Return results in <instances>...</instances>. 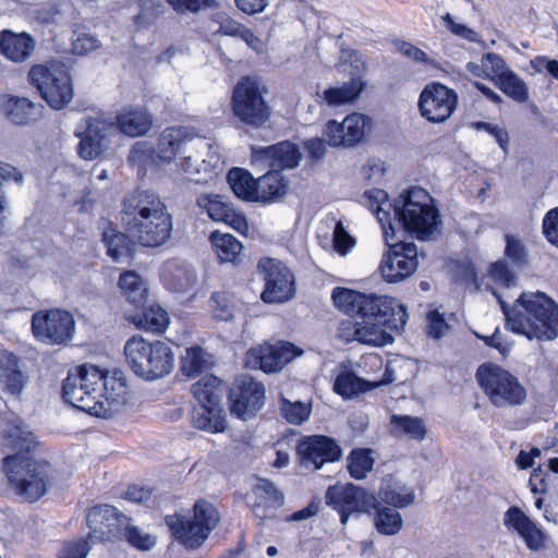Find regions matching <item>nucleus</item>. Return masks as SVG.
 Wrapping results in <instances>:
<instances>
[{
  "label": "nucleus",
  "mask_w": 558,
  "mask_h": 558,
  "mask_svg": "<svg viewBox=\"0 0 558 558\" xmlns=\"http://www.w3.org/2000/svg\"><path fill=\"white\" fill-rule=\"evenodd\" d=\"M488 275L495 283L505 288L513 287L517 282L515 275L509 269L505 260H497L492 264Z\"/></svg>",
  "instance_id": "obj_56"
},
{
  "label": "nucleus",
  "mask_w": 558,
  "mask_h": 558,
  "mask_svg": "<svg viewBox=\"0 0 558 558\" xmlns=\"http://www.w3.org/2000/svg\"><path fill=\"white\" fill-rule=\"evenodd\" d=\"M496 84L504 94L517 102H525L529 99V88L525 82L512 70L502 73Z\"/></svg>",
  "instance_id": "obj_47"
},
{
  "label": "nucleus",
  "mask_w": 558,
  "mask_h": 558,
  "mask_svg": "<svg viewBox=\"0 0 558 558\" xmlns=\"http://www.w3.org/2000/svg\"><path fill=\"white\" fill-rule=\"evenodd\" d=\"M257 269L265 281V289L262 292L264 302L281 303L294 295L293 275L280 260L269 257L262 258Z\"/></svg>",
  "instance_id": "obj_11"
},
{
  "label": "nucleus",
  "mask_w": 558,
  "mask_h": 558,
  "mask_svg": "<svg viewBox=\"0 0 558 558\" xmlns=\"http://www.w3.org/2000/svg\"><path fill=\"white\" fill-rule=\"evenodd\" d=\"M68 373L77 377V383L87 388L97 399L102 400L101 387L108 391L107 375L97 366L83 364L70 369Z\"/></svg>",
  "instance_id": "obj_36"
},
{
  "label": "nucleus",
  "mask_w": 558,
  "mask_h": 558,
  "mask_svg": "<svg viewBox=\"0 0 558 558\" xmlns=\"http://www.w3.org/2000/svg\"><path fill=\"white\" fill-rule=\"evenodd\" d=\"M210 242L222 263H235L242 252V243L232 234L215 231L210 235Z\"/></svg>",
  "instance_id": "obj_42"
},
{
  "label": "nucleus",
  "mask_w": 558,
  "mask_h": 558,
  "mask_svg": "<svg viewBox=\"0 0 558 558\" xmlns=\"http://www.w3.org/2000/svg\"><path fill=\"white\" fill-rule=\"evenodd\" d=\"M369 124V120L360 113H352L344 118L342 128L345 131V146L357 144L364 136L365 130Z\"/></svg>",
  "instance_id": "obj_50"
},
{
  "label": "nucleus",
  "mask_w": 558,
  "mask_h": 558,
  "mask_svg": "<svg viewBox=\"0 0 558 558\" xmlns=\"http://www.w3.org/2000/svg\"><path fill=\"white\" fill-rule=\"evenodd\" d=\"M504 523L509 530L515 531L529 548L537 550L543 547L545 541L543 531L518 507H510L507 510Z\"/></svg>",
  "instance_id": "obj_26"
},
{
  "label": "nucleus",
  "mask_w": 558,
  "mask_h": 558,
  "mask_svg": "<svg viewBox=\"0 0 558 558\" xmlns=\"http://www.w3.org/2000/svg\"><path fill=\"white\" fill-rule=\"evenodd\" d=\"M300 463L307 470H318L326 462H332L341 457L338 444L326 436H310L299 441L296 448Z\"/></svg>",
  "instance_id": "obj_20"
},
{
  "label": "nucleus",
  "mask_w": 558,
  "mask_h": 558,
  "mask_svg": "<svg viewBox=\"0 0 558 558\" xmlns=\"http://www.w3.org/2000/svg\"><path fill=\"white\" fill-rule=\"evenodd\" d=\"M506 256L518 266L526 265L527 254L522 241L513 235H506Z\"/></svg>",
  "instance_id": "obj_59"
},
{
  "label": "nucleus",
  "mask_w": 558,
  "mask_h": 558,
  "mask_svg": "<svg viewBox=\"0 0 558 558\" xmlns=\"http://www.w3.org/2000/svg\"><path fill=\"white\" fill-rule=\"evenodd\" d=\"M196 204L215 221L225 222L236 230L246 225L244 217L235 213L231 204L218 194H201L196 198Z\"/></svg>",
  "instance_id": "obj_25"
},
{
  "label": "nucleus",
  "mask_w": 558,
  "mask_h": 558,
  "mask_svg": "<svg viewBox=\"0 0 558 558\" xmlns=\"http://www.w3.org/2000/svg\"><path fill=\"white\" fill-rule=\"evenodd\" d=\"M11 182H14L17 186L23 185V173L10 163L0 162V231L3 228V222L10 206L8 190Z\"/></svg>",
  "instance_id": "obj_39"
},
{
  "label": "nucleus",
  "mask_w": 558,
  "mask_h": 558,
  "mask_svg": "<svg viewBox=\"0 0 558 558\" xmlns=\"http://www.w3.org/2000/svg\"><path fill=\"white\" fill-rule=\"evenodd\" d=\"M457 104L458 96L453 89L440 83H429L421 92L418 109L427 121L441 123L450 118Z\"/></svg>",
  "instance_id": "obj_13"
},
{
  "label": "nucleus",
  "mask_w": 558,
  "mask_h": 558,
  "mask_svg": "<svg viewBox=\"0 0 558 558\" xmlns=\"http://www.w3.org/2000/svg\"><path fill=\"white\" fill-rule=\"evenodd\" d=\"M373 386L350 371L341 372L333 384V390L344 399L368 391Z\"/></svg>",
  "instance_id": "obj_44"
},
{
  "label": "nucleus",
  "mask_w": 558,
  "mask_h": 558,
  "mask_svg": "<svg viewBox=\"0 0 558 558\" xmlns=\"http://www.w3.org/2000/svg\"><path fill=\"white\" fill-rule=\"evenodd\" d=\"M0 440L14 454L3 460V470L15 492L27 501H37L50 487L53 468L45 460L26 456L39 447L36 436L24 421H0Z\"/></svg>",
  "instance_id": "obj_2"
},
{
  "label": "nucleus",
  "mask_w": 558,
  "mask_h": 558,
  "mask_svg": "<svg viewBox=\"0 0 558 558\" xmlns=\"http://www.w3.org/2000/svg\"><path fill=\"white\" fill-rule=\"evenodd\" d=\"M481 62L484 63L486 78L494 80L496 83L499 81L502 73L509 72L504 58L495 52H487L482 56Z\"/></svg>",
  "instance_id": "obj_55"
},
{
  "label": "nucleus",
  "mask_w": 558,
  "mask_h": 558,
  "mask_svg": "<svg viewBox=\"0 0 558 558\" xmlns=\"http://www.w3.org/2000/svg\"><path fill=\"white\" fill-rule=\"evenodd\" d=\"M361 319L376 320L381 323H399L403 326L407 323L408 314L405 307L395 299L386 295L362 294L356 315Z\"/></svg>",
  "instance_id": "obj_19"
},
{
  "label": "nucleus",
  "mask_w": 558,
  "mask_h": 558,
  "mask_svg": "<svg viewBox=\"0 0 558 558\" xmlns=\"http://www.w3.org/2000/svg\"><path fill=\"white\" fill-rule=\"evenodd\" d=\"M229 403L231 414L238 417L254 416L265 403V387L254 378L243 376L230 390Z\"/></svg>",
  "instance_id": "obj_17"
},
{
  "label": "nucleus",
  "mask_w": 558,
  "mask_h": 558,
  "mask_svg": "<svg viewBox=\"0 0 558 558\" xmlns=\"http://www.w3.org/2000/svg\"><path fill=\"white\" fill-rule=\"evenodd\" d=\"M390 433L396 437L422 440L425 437L426 428L422 421H390Z\"/></svg>",
  "instance_id": "obj_53"
},
{
  "label": "nucleus",
  "mask_w": 558,
  "mask_h": 558,
  "mask_svg": "<svg viewBox=\"0 0 558 558\" xmlns=\"http://www.w3.org/2000/svg\"><path fill=\"white\" fill-rule=\"evenodd\" d=\"M267 89L253 77H243L233 88L232 111L243 123L259 128L270 118V107L265 100Z\"/></svg>",
  "instance_id": "obj_9"
},
{
  "label": "nucleus",
  "mask_w": 558,
  "mask_h": 558,
  "mask_svg": "<svg viewBox=\"0 0 558 558\" xmlns=\"http://www.w3.org/2000/svg\"><path fill=\"white\" fill-rule=\"evenodd\" d=\"M134 323L146 331L161 333L169 325V317L159 305H151L138 314Z\"/></svg>",
  "instance_id": "obj_45"
},
{
  "label": "nucleus",
  "mask_w": 558,
  "mask_h": 558,
  "mask_svg": "<svg viewBox=\"0 0 558 558\" xmlns=\"http://www.w3.org/2000/svg\"><path fill=\"white\" fill-rule=\"evenodd\" d=\"M506 326L529 339L553 340L558 336V305L543 292H523L509 306L496 291Z\"/></svg>",
  "instance_id": "obj_4"
},
{
  "label": "nucleus",
  "mask_w": 558,
  "mask_h": 558,
  "mask_svg": "<svg viewBox=\"0 0 558 558\" xmlns=\"http://www.w3.org/2000/svg\"><path fill=\"white\" fill-rule=\"evenodd\" d=\"M162 278L170 290L183 292L194 286L196 272L190 265L174 259L163 266Z\"/></svg>",
  "instance_id": "obj_31"
},
{
  "label": "nucleus",
  "mask_w": 558,
  "mask_h": 558,
  "mask_svg": "<svg viewBox=\"0 0 558 558\" xmlns=\"http://www.w3.org/2000/svg\"><path fill=\"white\" fill-rule=\"evenodd\" d=\"M337 337L347 343L360 342V322L351 318L341 320L337 329Z\"/></svg>",
  "instance_id": "obj_62"
},
{
  "label": "nucleus",
  "mask_w": 558,
  "mask_h": 558,
  "mask_svg": "<svg viewBox=\"0 0 558 558\" xmlns=\"http://www.w3.org/2000/svg\"><path fill=\"white\" fill-rule=\"evenodd\" d=\"M300 160L301 153L290 142H281L267 147H252L253 163H260L272 170L280 171L284 168H294L299 165Z\"/></svg>",
  "instance_id": "obj_22"
},
{
  "label": "nucleus",
  "mask_w": 558,
  "mask_h": 558,
  "mask_svg": "<svg viewBox=\"0 0 558 558\" xmlns=\"http://www.w3.org/2000/svg\"><path fill=\"white\" fill-rule=\"evenodd\" d=\"M355 244L354 239L347 232L341 221H337L333 229V246L336 251L345 255Z\"/></svg>",
  "instance_id": "obj_60"
},
{
  "label": "nucleus",
  "mask_w": 558,
  "mask_h": 558,
  "mask_svg": "<svg viewBox=\"0 0 558 558\" xmlns=\"http://www.w3.org/2000/svg\"><path fill=\"white\" fill-rule=\"evenodd\" d=\"M35 46V39L27 33H14L10 29L0 33V53L13 62L27 60Z\"/></svg>",
  "instance_id": "obj_29"
},
{
  "label": "nucleus",
  "mask_w": 558,
  "mask_h": 558,
  "mask_svg": "<svg viewBox=\"0 0 558 558\" xmlns=\"http://www.w3.org/2000/svg\"><path fill=\"white\" fill-rule=\"evenodd\" d=\"M116 131L113 122L102 118H88L85 130L76 132L81 138L77 145L78 156L85 160L98 158L108 148L110 137Z\"/></svg>",
  "instance_id": "obj_18"
},
{
  "label": "nucleus",
  "mask_w": 558,
  "mask_h": 558,
  "mask_svg": "<svg viewBox=\"0 0 558 558\" xmlns=\"http://www.w3.org/2000/svg\"><path fill=\"white\" fill-rule=\"evenodd\" d=\"M378 497L383 502L395 508H405L415 500L414 490L391 475H387L381 480Z\"/></svg>",
  "instance_id": "obj_32"
},
{
  "label": "nucleus",
  "mask_w": 558,
  "mask_h": 558,
  "mask_svg": "<svg viewBox=\"0 0 558 558\" xmlns=\"http://www.w3.org/2000/svg\"><path fill=\"white\" fill-rule=\"evenodd\" d=\"M193 140L194 135L187 128L166 129L158 138L156 157L160 162L169 163Z\"/></svg>",
  "instance_id": "obj_28"
},
{
  "label": "nucleus",
  "mask_w": 558,
  "mask_h": 558,
  "mask_svg": "<svg viewBox=\"0 0 558 558\" xmlns=\"http://www.w3.org/2000/svg\"><path fill=\"white\" fill-rule=\"evenodd\" d=\"M121 215L125 230L141 246L158 248L172 236L173 217L155 192L138 191L126 196Z\"/></svg>",
  "instance_id": "obj_3"
},
{
  "label": "nucleus",
  "mask_w": 558,
  "mask_h": 558,
  "mask_svg": "<svg viewBox=\"0 0 558 558\" xmlns=\"http://www.w3.org/2000/svg\"><path fill=\"white\" fill-rule=\"evenodd\" d=\"M214 365L213 356L201 347H191L182 356L181 371L187 377H195Z\"/></svg>",
  "instance_id": "obj_41"
},
{
  "label": "nucleus",
  "mask_w": 558,
  "mask_h": 558,
  "mask_svg": "<svg viewBox=\"0 0 558 558\" xmlns=\"http://www.w3.org/2000/svg\"><path fill=\"white\" fill-rule=\"evenodd\" d=\"M165 521L178 542L187 548H197L216 527L219 517L211 504L201 500L194 505L193 518L173 514Z\"/></svg>",
  "instance_id": "obj_7"
},
{
  "label": "nucleus",
  "mask_w": 558,
  "mask_h": 558,
  "mask_svg": "<svg viewBox=\"0 0 558 558\" xmlns=\"http://www.w3.org/2000/svg\"><path fill=\"white\" fill-rule=\"evenodd\" d=\"M201 159V156H185L182 160L181 168L189 180L196 183L208 182L215 175V168L219 161L218 157L211 156L209 160Z\"/></svg>",
  "instance_id": "obj_37"
},
{
  "label": "nucleus",
  "mask_w": 558,
  "mask_h": 558,
  "mask_svg": "<svg viewBox=\"0 0 558 558\" xmlns=\"http://www.w3.org/2000/svg\"><path fill=\"white\" fill-rule=\"evenodd\" d=\"M399 323H381L376 320L361 319L360 342L374 347H383L393 341V337L386 328H397Z\"/></svg>",
  "instance_id": "obj_35"
},
{
  "label": "nucleus",
  "mask_w": 558,
  "mask_h": 558,
  "mask_svg": "<svg viewBox=\"0 0 558 558\" xmlns=\"http://www.w3.org/2000/svg\"><path fill=\"white\" fill-rule=\"evenodd\" d=\"M388 245L389 251L384 255L379 270L387 282L402 281L417 269V247L412 242Z\"/></svg>",
  "instance_id": "obj_14"
},
{
  "label": "nucleus",
  "mask_w": 558,
  "mask_h": 558,
  "mask_svg": "<svg viewBox=\"0 0 558 558\" xmlns=\"http://www.w3.org/2000/svg\"><path fill=\"white\" fill-rule=\"evenodd\" d=\"M117 124L123 134L135 137L144 135L150 130L153 119L146 110L131 108L118 114Z\"/></svg>",
  "instance_id": "obj_33"
},
{
  "label": "nucleus",
  "mask_w": 558,
  "mask_h": 558,
  "mask_svg": "<svg viewBox=\"0 0 558 558\" xmlns=\"http://www.w3.org/2000/svg\"><path fill=\"white\" fill-rule=\"evenodd\" d=\"M371 449L357 448L351 451L348 457V470L350 475L355 480L366 477L374 465V459L371 456Z\"/></svg>",
  "instance_id": "obj_49"
},
{
  "label": "nucleus",
  "mask_w": 558,
  "mask_h": 558,
  "mask_svg": "<svg viewBox=\"0 0 558 558\" xmlns=\"http://www.w3.org/2000/svg\"><path fill=\"white\" fill-rule=\"evenodd\" d=\"M449 326L438 311H432L427 315V333L428 336L439 339L448 330Z\"/></svg>",
  "instance_id": "obj_64"
},
{
  "label": "nucleus",
  "mask_w": 558,
  "mask_h": 558,
  "mask_svg": "<svg viewBox=\"0 0 558 558\" xmlns=\"http://www.w3.org/2000/svg\"><path fill=\"white\" fill-rule=\"evenodd\" d=\"M362 294L363 293L338 287L333 289L331 296L338 308L348 315L355 316Z\"/></svg>",
  "instance_id": "obj_52"
},
{
  "label": "nucleus",
  "mask_w": 558,
  "mask_h": 558,
  "mask_svg": "<svg viewBox=\"0 0 558 558\" xmlns=\"http://www.w3.org/2000/svg\"><path fill=\"white\" fill-rule=\"evenodd\" d=\"M280 410L284 418H308L312 403L303 401H290L286 398L280 400Z\"/></svg>",
  "instance_id": "obj_57"
},
{
  "label": "nucleus",
  "mask_w": 558,
  "mask_h": 558,
  "mask_svg": "<svg viewBox=\"0 0 558 558\" xmlns=\"http://www.w3.org/2000/svg\"><path fill=\"white\" fill-rule=\"evenodd\" d=\"M2 110L11 123L28 125L41 118L44 106L26 97L9 96L2 105Z\"/></svg>",
  "instance_id": "obj_27"
},
{
  "label": "nucleus",
  "mask_w": 558,
  "mask_h": 558,
  "mask_svg": "<svg viewBox=\"0 0 558 558\" xmlns=\"http://www.w3.org/2000/svg\"><path fill=\"white\" fill-rule=\"evenodd\" d=\"M257 201L271 202L287 193V183L278 170H269L257 179Z\"/></svg>",
  "instance_id": "obj_38"
},
{
  "label": "nucleus",
  "mask_w": 558,
  "mask_h": 558,
  "mask_svg": "<svg viewBox=\"0 0 558 558\" xmlns=\"http://www.w3.org/2000/svg\"><path fill=\"white\" fill-rule=\"evenodd\" d=\"M227 181L232 192L241 199L257 201V186L248 171L241 168H233L228 172Z\"/></svg>",
  "instance_id": "obj_40"
},
{
  "label": "nucleus",
  "mask_w": 558,
  "mask_h": 558,
  "mask_svg": "<svg viewBox=\"0 0 558 558\" xmlns=\"http://www.w3.org/2000/svg\"><path fill=\"white\" fill-rule=\"evenodd\" d=\"M88 537L86 539H71L64 542L58 551L59 558H86L90 550Z\"/></svg>",
  "instance_id": "obj_58"
},
{
  "label": "nucleus",
  "mask_w": 558,
  "mask_h": 558,
  "mask_svg": "<svg viewBox=\"0 0 558 558\" xmlns=\"http://www.w3.org/2000/svg\"><path fill=\"white\" fill-rule=\"evenodd\" d=\"M543 232L548 242L558 247V207L549 210L545 215Z\"/></svg>",
  "instance_id": "obj_63"
},
{
  "label": "nucleus",
  "mask_w": 558,
  "mask_h": 558,
  "mask_svg": "<svg viewBox=\"0 0 558 558\" xmlns=\"http://www.w3.org/2000/svg\"><path fill=\"white\" fill-rule=\"evenodd\" d=\"M374 524L378 533L383 535H396L402 529L403 521L401 514L392 508L381 506L377 501Z\"/></svg>",
  "instance_id": "obj_46"
},
{
  "label": "nucleus",
  "mask_w": 558,
  "mask_h": 558,
  "mask_svg": "<svg viewBox=\"0 0 558 558\" xmlns=\"http://www.w3.org/2000/svg\"><path fill=\"white\" fill-rule=\"evenodd\" d=\"M302 353L303 351L291 342L264 343L250 349L246 354V365L265 373H275Z\"/></svg>",
  "instance_id": "obj_15"
},
{
  "label": "nucleus",
  "mask_w": 558,
  "mask_h": 558,
  "mask_svg": "<svg viewBox=\"0 0 558 558\" xmlns=\"http://www.w3.org/2000/svg\"><path fill=\"white\" fill-rule=\"evenodd\" d=\"M89 527L90 542H105L121 538L128 517L110 505H100L92 508L86 517Z\"/></svg>",
  "instance_id": "obj_16"
},
{
  "label": "nucleus",
  "mask_w": 558,
  "mask_h": 558,
  "mask_svg": "<svg viewBox=\"0 0 558 558\" xmlns=\"http://www.w3.org/2000/svg\"><path fill=\"white\" fill-rule=\"evenodd\" d=\"M326 502L340 513V521L344 525L351 514L368 512L375 508L377 498L360 486L339 484L327 489Z\"/></svg>",
  "instance_id": "obj_12"
},
{
  "label": "nucleus",
  "mask_w": 558,
  "mask_h": 558,
  "mask_svg": "<svg viewBox=\"0 0 558 558\" xmlns=\"http://www.w3.org/2000/svg\"><path fill=\"white\" fill-rule=\"evenodd\" d=\"M475 378L492 404L497 408L517 407L526 399L525 387L513 374L498 364H481Z\"/></svg>",
  "instance_id": "obj_6"
},
{
  "label": "nucleus",
  "mask_w": 558,
  "mask_h": 558,
  "mask_svg": "<svg viewBox=\"0 0 558 558\" xmlns=\"http://www.w3.org/2000/svg\"><path fill=\"white\" fill-rule=\"evenodd\" d=\"M32 332L45 344L66 345L74 338L75 320L65 310L38 311L32 317Z\"/></svg>",
  "instance_id": "obj_10"
},
{
  "label": "nucleus",
  "mask_w": 558,
  "mask_h": 558,
  "mask_svg": "<svg viewBox=\"0 0 558 558\" xmlns=\"http://www.w3.org/2000/svg\"><path fill=\"white\" fill-rule=\"evenodd\" d=\"M364 197L386 236L387 228L395 231L393 223L423 241L434 240L440 233L439 211L432 196L422 187L405 190L393 203L388 202V194L381 189L365 191Z\"/></svg>",
  "instance_id": "obj_1"
},
{
  "label": "nucleus",
  "mask_w": 558,
  "mask_h": 558,
  "mask_svg": "<svg viewBox=\"0 0 558 558\" xmlns=\"http://www.w3.org/2000/svg\"><path fill=\"white\" fill-rule=\"evenodd\" d=\"M29 83L54 110L63 109L73 99L72 78L63 64H37L28 72Z\"/></svg>",
  "instance_id": "obj_8"
},
{
  "label": "nucleus",
  "mask_w": 558,
  "mask_h": 558,
  "mask_svg": "<svg viewBox=\"0 0 558 558\" xmlns=\"http://www.w3.org/2000/svg\"><path fill=\"white\" fill-rule=\"evenodd\" d=\"M125 361L132 372L145 379L155 380L169 375L174 367V353L163 341H147L134 336L124 345Z\"/></svg>",
  "instance_id": "obj_5"
},
{
  "label": "nucleus",
  "mask_w": 558,
  "mask_h": 558,
  "mask_svg": "<svg viewBox=\"0 0 558 558\" xmlns=\"http://www.w3.org/2000/svg\"><path fill=\"white\" fill-rule=\"evenodd\" d=\"M324 136L330 146H345V131L342 122L330 120L326 123Z\"/></svg>",
  "instance_id": "obj_61"
},
{
  "label": "nucleus",
  "mask_w": 558,
  "mask_h": 558,
  "mask_svg": "<svg viewBox=\"0 0 558 558\" xmlns=\"http://www.w3.org/2000/svg\"><path fill=\"white\" fill-rule=\"evenodd\" d=\"M119 286L130 303L135 306L144 304L147 288L137 272L131 270L123 272L120 276Z\"/></svg>",
  "instance_id": "obj_43"
},
{
  "label": "nucleus",
  "mask_w": 558,
  "mask_h": 558,
  "mask_svg": "<svg viewBox=\"0 0 558 558\" xmlns=\"http://www.w3.org/2000/svg\"><path fill=\"white\" fill-rule=\"evenodd\" d=\"M128 160L132 165L146 167L150 163L160 162L156 157V149L148 142L135 143L129 154Z\"/></svg>",
  "instance_id": "obj_54"
},
{
  "label": "nucleus",
  "mask_w": 558,
  "mask_h": 558,
  "mask_svg": "<svg viewBox=\"0 0 558 558\" xmlns=\"http://www.w3.org/2000/svg\"><path fill=\"white\" fill-rule=\"evenodd\" d=\"M251 507L260 520L271 518L284 504V495L267 478H257L251 490Z\"/></svg>",
  "instance_id": "obj_23"
},
{
  "label": "nucleus",
  "mask_w": 558,
  "mask_h": 558,
  "mask_svg": "<svg viewBox=\"0 0 558 558\" xmlns=\"http://www.w3.org/2000/svg\"><path fill=\"white\" fill-rule=\"evenodd\" d=\"M221 381L214 375H206L192 386V392L198 402L197 418H222L218 389Z\"/></svg>",
  "instance_id": "obj_24"
},
{
  "label": "nucleus",
  "mask_w": 558,
  "mask_h": 558,
  "mask_svg": "<svg viewBox=\"0 0 558 558\" xmlns=\"http://www.w3.org/2000/svg\"><path fill=\"white\" fill-rule=\"evenodd\" d=\"M19 362L15 354L0 351V383L13 396H19L27 383V376L20 369Z\"/></svg>",
  "instance_id": "obj_30"
},
{
  "label": "nucleus",
  "mask_w": 558,
  "mask_h": 558,
  "mask_svg": "<svg viewBox=\"0 0 558 558\" xmlns=\"http://www.w3.org/2000/svg\"><path fill=\"white\" fill-rule=\"evenodd\" d=\"M62 397L73 408L92 416L101 418L107 412L108 398H106V401L97 399V396L87 390L82 383H77V377L70 373L63 380Z\"/></svg>",
  "instance_id": "obj_21"
},
{
  "label": "nucleus",
  "mask_w": 558,
  "mask_h": 558,
  "mask_svg": "<svg viewBox=\"0 0 558 558\" xmlns=\"http://www.w3.org/2000/svg\"><path fill=\"white\" fill-rule=\"evenodd\" d=\"M121 537L140 550H150L156 545V537L143 529L131 524L130 518H128V523L123 526Z\"/></svg>",
  "instance_id": "obj_51"
},
{
  "label": "nucleus",
  "mask_w": 558,
  "mask_h": 558,
  "mask_svg": "<svg viewBox=\"0 0 558 558\" xmlns=\"http://www.w3.org/2000/svg\"><path fill=\"white\" fill-rule=\"evenodd\" d=\"M365 87V82L361 77H354L341 86L329 87L317 94L329 107H339L354 101Z\"/></svg>",
  "instance_id": "obj_34"
},
{
  "label": "nucleus",
  "mask_w": 558,
  "mask_h": 558,
  "mask_svg": "<svg viewBox=\"0 0 558 558\" xmlns=\"http://www.w3.org/2000/svg\"><path fill=\"white\" fill-rule=\"evenodd\" d=\"M102 241L107 247L108 255L118 263L130 257V245L125 234L116 230L105 231Z\"/></svg>",
  "instance_id": "obj_48"
}]
</instances>
